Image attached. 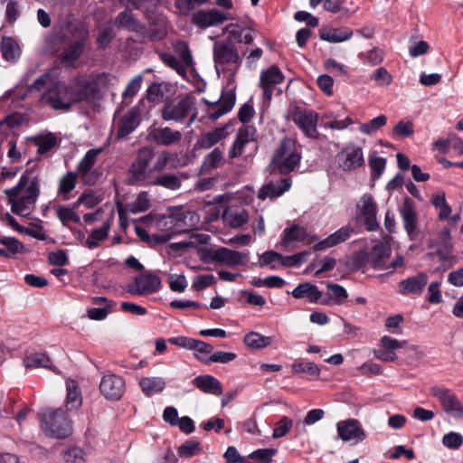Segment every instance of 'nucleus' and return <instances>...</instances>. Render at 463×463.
<instances>
[{"mask_svg":"<svg viewBox=\"0 0 463 463\" xmlns=\"http://www.w3.org/2000/svg\"><path fill=\"white\" fill-rule=\"evenodd\" d=\"M291 186V181L288 178L281 179L279 183L272 182L263 185L259 193L258 198L265 200L266 198H275L280 196L284 192L288 191Z\"/></svg>","mask_w":463,"mask_h":463,"instance_id":"obj_29","label":"nucleus"},{"mask_svg":"<svg viewBox=\"0 0 463 463\" xmlns=\"http://www.w3.org/2000/svg\"><path fill=\"white\" fill-rule=\"evenodd\" d=\"M293 426V420L287 416H283L276 424L273 429L272 437L279 439L286 436Z\"/></svg>","mask_w":463,"mask_h":463,"instance_id":"obj_49","label":"nucleus"},{"mask_svg":"<svg viewBox=\"0 0 463 463\" xmlns=\"http://www.w3.org/2000/svg\"><path fill=\"white\" fill-rule=\"evenodd\" d=\"M276 453V449H260L250 453L249 458L254 463H269Z\"/></svg>","mask_w":463,"mask_h":463,"instance_id":"obj_51","label":"nucleus"},{"mask_svg":"<svg viewBox=\"0 0 463 463\" xmlns=\"http://www.w3.org/2000/svg\"><path fill=\"white\" fill-rule=\"evenodd\" d=\"M356 215L363 220L366 230L376 231L379 228L377 204L371 194H366L360 198L356 204Z\"/></svg>","mask_w":463,"mask_h":463,"instance_id":"obj_11","label":"nucleus"},{"mask_svg":"<svg viewBox=\"0 0 463 463\" xmlns=\"http://www.w3.org/2000/svg\"><path fill=\"white\" fill-rule=\"evenodd\" d=\"M107 84V76L98 74L91 76H81L71 82L74 100L91 102L100 98V90Z\"/></svg>","mask_w":463,"mask_h":463,"instance_id":"obj_7","label":"nucleus"},{"mask_svg":"<svg viewBox=\"0 0 463 463\" xmlns=\"http://www.w3.org/2000/svg\"><path fill=\"white\" fill-rule=\"evenodd\" d=\"M292 296L295 298H307L309 302L316 303L321 298L322 293L316 285L306 282L295 288Z\"/></svg>","mask_w":463,"mask_h":463,"instance_id":"obj_33","label":"nucleus"},{"mask_svg":"<svg viewBox=\"0 0 463 463\" xmlns=\"http://www.w3.org/2000/svg\"><path fill=\"white\" fill-rule=\"evenodd\" d=\"M429 247L436 250L435 254L440 260L449 261V266L456 262V258L452 254L453 244L449 228L444 227L436 237L431 239Z\"/></svg>","mask_w":463,"mask_h":463,"instance_id":"obj_13","label":"nucleus"},{"mask_svg":"<svg viewBox=\"0 0 463 463\" xmlns=\"http://www.w3.org/2000/svg\"><path fill=\"white\" fill-rule=\"evenodd\" d=\"M300 160L301 156L297 152L295 142L290 138H284L272 156L271 172L288 175L299 165Z\"/></svg>","mask_w":463,"mask_h":463,"instance_id":"obj_6","label":"nucleus"},{"mask_svg":"<svg viewBox=\"0 0 463 463\" xmlns=\"http://www.w3.org/2000/svg\"><path fill=\"white\" fill-rule=\"evenodd\" d=\"M244 343L251 348H264L271 344V338L256 332H250L244 336Z\"/></svg>","mask_w":463,"mask_h":463,"instance_id":"obj_45","label":"nucleus"},{"mask_svg":"<svg viewBox=\"0 0 463 463\" xmlns=\"http://www.w3.org/2000/svg\"><path fill=\"white\" fill-rule=\"evenodd\" d=\"M284 80V75L277 65H272L266 71H261L260 86L263 91V97L267 100L272 98L273 88Z\"/></svg>","mask_w":463,"mask_h":463,"instance_id":"obj_22","label":"nucleus"},{"mask_svg":"<svg viewBox=\"0 0 463 463\" xmlns=\"http://www.w3.org/2000/svg\"><path fill=\"white\" fill-rule=\"evenodd\" d=\"M387 123V118L384 115H380L368 123L362 124L360 126V131L364 134L370 135L382 127L385 126Z\"/></svg>","mask_w":463,"mask_h":463,"instance_id":"obj_50","label":"nucleus"},{"mask_svg":"<svg viewBox=\"0 0 463 463\" xmlns=\"http://www.w3.org/2000/svg\"><path fill=\"white\" fill-rule=\"evenodd\" d=\"M115 24L118 29H127L130 32H142L143 25L135 18L133 14L128 11H123L116 18Z\"/></svg>","mask_w":463,"mask_h":463,"instance_id":"obj_36","label":"nucleus"},{"mask_svg":"<svg viewBox=\"0 0 463 463\" xmlns=\"http://www.w3.org/2000/svg\"><path fill=\"white\" fill-rule=\"evenodd\" d=\"M87 39V33H83L70 43L61 54L62 61L71 64L77 61L83 52Z\"/></svg>","mask_w":463,"mask_h":463,"instance_id":"obj_28","label":"nucleus"},{"mask_svg":"<svg viewBox=\"0 0 463 463\" xmlns=\"http://www.w3.org/2000/svg\"><path fill=\"white\" fill-rule=\"evenodd\" d=\"M209 0H175V7L181 14L186 15L197 5H202Z\"/></svg>","mask_w":463,"mask_h":463,"instance_id":"obj_58","label":"nucleus"},{"mask_svg":"<svg viewBox=\"0 0 463 463\" xmlns=\"http://www.w3.org/2000/svg\"><path fill=\"white\" fill-rule=\"evenodd\" d=\"M148 137L157 145L169 146L180 142L182 133L168 127L154 128L149 130Z\"/></svg>","mask_w":463,"mask_h":463,"instance_id":"obj_24","label":"nucleus"},{"mask_svg":"<svg viewBox=\"0 0 463 463\" xmlns=\"http://www.w3.org/2000/svg\"><path fill=\"white\" fill-rule=\"evenodd\" d=\"M161 286L160 278L152 272H144L137 276L134 282L128 286L127 291L133 295H147L156 292Z\"/></svg>","mask_w":463,"mask_h":463,"instance_id":"obj_15","label":"nucleus"},{"mask_svg":"<svg viewBox=\"0 0 463 463\" xmlns=\"http://www.w3.org/2000/svg\"><path fill=\"white\" fill-rule=\"evenodd\" d=\"M176 155L164 150L156 154L154 147L145 146L136 151L135 156L128 169L130 184L160 186L175 191L181 188L182 179H187L185 173H162Z\"/></svg>","mask_w":463,"mask_h":463,"instance_id":"obj_1","label":"nucleus"},{"mask_svg":"<svg viewBox=\"0 0 463 463\" xmlns=\"http://www.w3.org/2000/svg\"><path fill=\"white\" fill-rule=\"evenodd\" d=\"M86 454L82 449L72 447L68 449L63 455L66 463H84Z\"/></svg>","mask_w":463,"mask_h":463,"instance_id":"obj_54","label":"nucleus"},{"mask_svg":"<svg viewBox=\"0 0 463 463\" xmlns=\"http://www.w3.org/2000/svg\"><path fill=\"white\" fill-rule=\"evenodd\" d=\"M430 392L438 399L445 413L457 418L463 416V406L451 390L433 386Z\"/></svg>","mask_w":463,"mask_h":463,"instance_id":"obj_10","label":"nucleus"},{"mask_svg":"<svg viewBox=\"0 0 463 463\" xmlns=\"http://www.w3.org/2000/svg\"><path fill=\"white\" fill-rule=\"evenodd\" d=\"M39 419L41 428L47 437L62 439L72 433V421L61 408H46L39 414Z\"/></svg>","mask_w":463,"mask_h":463,"instance_id":"obj_4","label":"nucleus"},{"mask_svg":"<svg viewBox=\"0 0 463 463\" xmlns=\"http://www.w3.org/2000/svg\"><path fill=\"white\" fill-rule=\"evenodd\" d=\"M166 91H168V84L153 82L146 90V98L150 101L160 102Z\"/></svg>","mask_w":463,"mask_h":463,"instance_id":"obj_47","label":"nucleus"},{"mask_svg":"<svg viewBox=\"0 0 463 463\" xmlns=\"http://www.w3.org/2000/svg\"><path fill=\"white\" fill-rule=\"evenodd\" d=\"M173 49L175 55L179 57V61L184 63L189 69H192L194 65L193 56L187 43L184 41H176L173 43Z\"/></svg>","mask_w":463,"mask_h":463,"instance_id":"obj_41","label":"nucleus"},{"mask_svg":"<svg viewBox=\"0 0 463 463\" xmlns=\"http://www.w3.org/2000/svg\"><path fill=\"white\" fill-rule=\"evenodd\" d=\"M338 437L344 441L358 443L366 438L360 422L354 419L341 420L336 424Z\"/></svg>","mask_w":463,"mask_h":463,"instance_id":"obj_19","label":"nucleus"},{"mask_svg":"<svg viewBox=\"0 0 463 463\" xmlns=\"http://www.w3.org/2000/svg\"><path fill=\"white\" fill-rule=\"evenodd\" d=\"M282 255L275 250H268L264 252L259 260V264L260 267L269 265L271 269H275L276 266L273 264L275 261H279L281 263Z\"/></svg>","mask_w":463,"mask_h":463,"instance_id":"obj_59","label":"nucleus"},{"mask_svg":"<svg viewBox=\"0 0 463 463\" xmlns=\"http://www.w3.org/2000/svg\"><path fill=\"white\" fill-rule=\"evenodd\" d=\"M400 213L408 236L411 241L416 240L419 235L418 216L414 203L410 198L404 199Z\"/></svg>","mask_w":463,"mask_h":463,"instance_id":"obj_21","label":"nucleus"},{"mask_svg":"<svg viewBox=\"0 0 463 463\" xmlns=\"http://www.w3.org/2000/svg\"><path fill=\"white\" fill-rule=\"evenodd\" d=\"M0 244L5 247V250L10 256H14V254L21 252L24 249L23 243L14 237L0 238Z\"/></svg>","mask_w":463,"mask_h":463,"instance_id":"obj_56","label":"nucleus"},{"mask_svg":"<svg viewBox=\"0 0 463 463\" xmlns=\"http://www.w3.org/2000/svg\"><path fill=\"white\" fill-rule=\"evenodd\" d=\"M414 126L411 121H399L393 128V134L400 137H407L413 134Z\"/></svg>","mask_w":463,"mask_h":463,"instance_id":"obj_62","label":"nucleus"},{"mask_svg":"<svg viewBox=\"0 0 463 463\" xmlns=\"http://www.w3.org/2000/svg\"><path fill=\"white\" fill-rule=\"evenodd\" d=\"M222 152L220 148H214L205 156L201 167L202 172L207 173L219 167L222 164Z\"/></svg>","mask_w":463,"mask_h":463,"instance_id":"obj_44","label":"nucleus"},{"mask_svg":"<svg viewBox=\"0 0 463 463\" xmlns=\"http://www.w3.org/2000/svg\"><path fill=\"white\" fill-rule=\"evenodd\" d=\"M195 357L203 363H220V364H229L233 361L237 355L232 352H215L212 354L209 358H205L204 356H199L198 354H194Z\"/></svg>","mask_w":463,"mask_h":463,"instance_id":"obj_46","label":"nucleus"},{"mask_svg":"<svg viewBox=\"0 0 463 463\" xmlns=\"http://www.w3.org/2000/svg\"><path fill=\"white\" fill-rule=\"evenodd\" d=\"M336 162L344 171H352L364 163L363 150L357 146H348L336 155Z\"/></svg>","mask_w":463,"mask_h":463,"instance_id":"obj_18","label":"nucleus"},{"mask_svg":"<svg viewBox=\"0 0 463 463\" xmlns=\"http://www.w3.org/2000/svg\"><path fill=\"white\" fill-rule=\"evenodd\" d=\"M255 139L256 128L254 127L248 125L240 128L233 146L229 152V156L231 158L240 156L242 154L245 146L250 142H253Z\"/></svg>","mask_w":463,"mask_h":463,"instance_id":"obj_25","label":"nucleus"},{"mask_svg":"<svg viewBox=\"0 0 463 463\" xmlns=\"http://www.w3.org/2000/svg\"><path fill=\"white\" fill-rule=\"evenodd\" d=\"M392 249L388 243L379 241L375 243L369 252V265L377 270L388 269L389 274L393 273L397 269L403 267L404 258L398 254L395 259L389 262Z\"/></svg>","mask_w":463,"mask_h":463,"instance_id":"obj_9","label":"nucleus"},{"mask_svg":"<svg viewBox=\"0 0 463 463\" xmlns=\"http://www.w3.org/2000/svg\"><path fill=\"white\" fill-rule=\"evenodd\" d=\"M235 100L236 97L233 90L222 92V96L214 101L203 99V102L208 106V116L213 120H216L228 113L233 108Z\"/></svg>","mask_w":463,"mask_h":463,"instance_id":"obj_16","label":"nucleus"},{"mask_svg":"<svg viewBox=\"0 0 463 463\" xmlns=\"http://www.w3.org/2000/svg\"><path fill=\"white\" fill-rule=\"evenodd\" d=\"M102 151L103 149L100 147L90 149L85 154L84 157L79 163L78 173L85 184L93 185L99 180L100 172L93 167L98 156Z\"/></svg>","mask_w":463,"mask_h":463,"instance_id":"obj_12","label":"nucleus"},{"mask_svg":"<svg viewBox=\"0 0 463 463\" xmlns=\"http://www.w3.org/2000/svg\"><path fill=\"white\" fill-rule=\"evenodd\" d=\"M201 450V445L196 440H187L178 448V454L183 458H190L198 454Z\"/></svg>","mask_w":463,"mask_h":463,"instance_id":"obj_53","label":"nucleus"},{"mask_svg":"<svg viewBox=\"0 0 463 463\" xmlns=\"http://www.w3.org/2000/svg\"><path fill=\"white\" fill-rule=\"evenodd\" d=\"M307 237V232L305 228L293 224L284 230L281 246L286 248L293 241H304Z\"/></svg>","mask_w":463,"mask_h":463,"instance_id":"obj_37","label":"nucleus"},{"mask_svg":"<svg viewBox=\"0 0 463 463\" xmlns=\"http://www.w3.org/2000/svg\"><path fill=\"white\" fill-rule=\"evenodd\" d=\"M383 52L379 48H373L366 54H360V57L364 59V61L369 63L371 66H375L380 64L383 61Z\"/></svg>","mask_w":463,"mask_h":463,"instance_id":"obj_61","label":"nucleus"},{"mask_svg":"<svg viewBox=\"0 0 463 463\" xmlns=\"http://www.w3.org/2000/svg\"><path fill=\"white\" fill-rule=\"evenodd\" d=\"M321 40L329 43H342L351 39L353 31L349 28H321L319 30Z\"/></svg>","mask_w":463,"mask_h":463,"instance_id":"obj_30","label":"nucleus"},{"mask_svg":"<svg viewBox=\"0 0 463 463\" xmlns=\"http://www.w3.org/2000/svg\"><path fill=\"white\" fill-rule=\"evenodd\" d=\"M141 112L137 106L131 108L118 121L117 138L123 139L132 133L140 124Z\"/></svg>","mask_w":463,"mask_h":463,"instance_id":"obj_23","label":"nucleus"},{"mask_svg":"<svg viewBox=\"0 0 463 463\" xmlns=\"http://www.w3.org/2000/svg\"><path fill=\"white\" fill-rule=\"evenodd\" d=\"M226 20L224 14L216 9L199 11L193 16V22L201 28L222 24Z\"/></svg>","mask_w":463,"mask_h":463,"instance_id":"obj_27","label":"nucleus"},{"mask_svg":"<svg viewBox=\"0 0 463 463\" xmlns=\"http://www.w3.org/2000/svg\"><path fill=\"white\" fill-rule=\"evenodd\" d=\"M292 371L294 373H307L309 375L317 376L320 373L319 367L311 362L307 363H294L292 364Z\"/></svg>","mask_w":463,"mask_h":463,"instance_id":"obj_57","label":"nucleus"},{"mask_svg":"<svg viewBox=\"0 0 463 463\" xmlns=\"http://www.w3.org/2000/svg\"><path fill=\"white\" fill-rule=\"evenodd\" d=\"M109 228V223L106 222L102 227L93 230L89 238L85 241V245L89 249L97 248L99 241H104L108 237Z\"/></svg>","mask_w":463,"mask_h":463,"instance_id":"obj_43","label":"nucleus"},{"mask_svg":"<svg viewBox=\"0 0 463 463\" xmlns=\"http://www.w3.org/2000/svg\"><path fill=\"white\" fill-rule=\"evenodd\" d=\"M67 397L66 407L68 411H72L80 408L82 403L80 392L75 381L68 380L66 382Z\"/></svg>","mask_w":463,"mask_h":463,"instance_id":"obj_38","label":"nucleus"},{"mask_svg":"<svg viewBox=\"0 0 463 463\" xmlns=\"http://www.w3.org/2000/svg\"><path fill=\"white\" fill-rule=\"evenodd\" d=\"M249 213L245 210L232 213L227 216V222L232 228H240L249 222Z\"/></svg>","mask_w":463,"mask_h":463,"instance_id":"obj_55","label":"nucleus"},{"mask_svg":"<svg viewBox=\"0 0 463 463\" xmlns=\"http://www.w3.org/2000/svg\"><path fill=\"white\" fill-rule=\"evenodd\" d=\"M428 283V276L424 272L410 277L399 283V292L402 295H420Z\"/></svg>","mask_w":463,"mask_h":463,"instance_id":"obj_26","label":"nucleus"},{"mask_svg":"<svg viewBox=\"0 0 463 463\" xmlns=\"http://www.w3.org/2000/svg\"><path fill=\"white\" fill-rule=\"evenodd\" d=\"M159 57L165 64L175 70L183 78L186 77V71L189 68L184 63H182L175 54L160 52Z\"/></svg>","mask_w":463,"mask_h":463,"instance_id":"obj_42","label":"nucleus"},{"mask_svg":"<svg viewBox=\"0 0 463 463\" xmlns=\"http://www.w3.org/2000/svg\"><path fill=\"white\" fill-rule=\"evenodd\" d=\"M351 229L347 227H343L339 229L335 233L328 236L326 239L319 241L314 246V250L316 251L324 250L327 248H331L345 241H346L350 236Z\"/></svg>","mask_w":463,"mask_h":463,"instance_id":"obj_34","label":"nucleus"},{"mask_svg":"<svg viewBox=\"0 0 463 463\" xmlns=\"http://www.w3.org/2000/svg\"><path fill=\"white\" fill-rule=\"evenodd\" d=\"M56 215L64 226H68L70 222L79 223L80 216L71 208L63 205L56 207Z\"/></svg>","mask_w":463,"mask_h":463,"instance_id":"obj_48","label":"nucleus"},{"mask_svg":"<svg viewBox=\"0 0 463 463\" xmlns=\"http://www.w3.org/2000/svg\"><path fill=\"white\" fill-rule=\"evenodd\" d=\"M125 380L116 374H106L99 383L101 394L108 400L118 401L125 392Z\"/></svg>","mask_w":463,"mask_h":463,"instance_id":"obj_17","label":"nucleus"},{"mask_svg":"<svg viewBox=\"0 0 463 463\" xmlns=\"http://www.w3.org/2000/svg\"><path fill=\"white\" fill-rule=\"evenodd\" d=\"M213 262L221 263L228 267H236L245 263L249 258V252H240L229 248L221 247L210 254Z\"/></svg>","mask_w":463,"mask_h":463,"instance_id":"obj_20","label":"nucleus"},{"mask_svg":"<svg viewBox=\"0 0 463 463\" xmlns=\"http://www.w3.org/2000/svg\"><path fill=\"white\" fill-rule=\"evenodd\" d=\"M24 364L26 368H49L53 372H56V369L52 367L51 359L43 353H33L28 354L24 359Z\"/></svg>","mask_w":463,"mask_h":463,"instance_id":"obj_39","label":"nucleus"},{"mask_svg":"<svg viewBox=\"0 0 463 463\" xmlns=\"http://www.w3.org/2000/svg\"><path fill=\"white\" fill-rule=\"evenodd\" d=\"M43 105L50 106L54 110L67 112L75 104L71 83L55 82L49 86L41 97Z\"/></svg>","mask_w":463,"mask_h":463,"instance_id":"obj_8","label":"nucleus"},{"mask_svg":"<svg viewBox=\"0 0 463 463\" xmlns=\"http://www.w3.org/2000/svg\"><path fill=\"white\" fill-rule=\"evenodd\" d=\"M215 283L216 279L213 274L199 275L194 279L193 288L196 291H201Z\"/></svg>","mask_w":463,"mask_h":463,"instance_id":"obj_60","label":"nucleus"},{"mask_svg":"<svg viewBox=\"0 0 463 463\" xmlns=\"http://www.w3.org/2000/svg\"><path fill=\"white\" fill-rule=\"evenodd\" d=\"M1 52L3 58L7 61L14 62L20 56V48L17 43L10 38L4 37L1 42Z\"/></svg>","mask_w":463,"mask_h":463,"instance_id":"obj_40","label":"nucleus"},{"mask_svg":"<svg viewBox=\"0 0 463 463\" xmlns=\"http://www.w3.org/2000/svg\"><path fill=\"white\" fill-rule=\"evenodd\" d=\"M77 175L73 172H68L59 182V193L67 194L76 186Z\"/></svg>","mask_w":463,"mask_h":463,"instance_id":"obj_52","label":"nucleus"},{"mask_svg":"<svg viewBox=\"0 0 463 463\" xmlns=\"http://www.w3.org/2000/svg\"><path fill=\"white\" fill-rule=\"evenodd\" d=\"M213 51L217 73H229L233 77L242 63V58L232 39L226 38L215 42Z\"/></svg>","mask_w":463,"mask_h":463,"instance_id":"obj_3","label":"nucleus"},{"mask_svg":"<svg viewBox=\"0 0 463 463\" xmlns=\"http://www.w3.org/2000/svg\"><path fill=\"white\" fill-rule=\"evenodd\" d=\"M138 383L142 392L147 397L160 393L165 388V380L157 376L142 377Z\"/></svg>","mask_w":463,"mask_h":463,"instance_id":"obj_32","label":"nucleus"},{"mask_svg":"<svg viewBox=\"0 0 463 463\" xmlns=\"http://www.w3.org/2000/svg\"><path fill=\"white\" fill-rule=\"evenodd\" d=\"M193 383L204 392L215 395H220L222 392L221 383L210 374L197 376L194 379Z\"/></svg>","mask_w":463,"mask_h":463,"instance_id":"obj_31","label":"nucleus"},{"mask_svg":"<svg viewBox=\"0 0 463 463\" xmlns=\"http://www.w3.org/2000/svg\"><path fill=\"white\" fill-rule=\"evenodd\" d=\"M150 207V202L147 198V194L142 192L138 194L136 202L132 204L130 212L132 213H142L148 210Z\"/></svg>","mask_w":463,"mask_h":463,"instance_id":"obj_63","label":"nucleus"},{"mask_svg":"<svg viewBox=\"0 0 463 463\" xmlns=\"http://www.w3.org/2000/svg\"><path fill=\"white\" fill-rule=\"evenodd\" d=\"M196 117L195 99L189 94L179 95L166 101L161 110V118L165 121L183 123L188 118L191 125Z\"/></svg>","mask_w":463,"mask_h":463,"instance_id":"obj_5","label":"nucleus"},{"mask_svg":"<svg viewBox=\"0 0 463 463\" xmlns=\"http://www.w3.org/2000/svg\"><path fill=\"white\" fill-rule=\"evenodd\" d=\"M291 118L307 137L310 138H317L318 137L317 128L318 121L317 113L301 108H295L292 110Z\"/></svg>","mask_w":463,"mask_h":463,"instance_id":"obj_14","label":"nucleus"},{"mask_svg":"<svg viewBox=\"0 0 463 463\" xmlns=\"http://www.w3.org/2000/svg\"><path fill=\"white\" fill-rule=\"evenodd\" d=\"M5 194L8 197L12 212L17 215L26 216L39 196V178L33 175V170H27L21 176L18 184L6 189Z\"/></svg>","mask_w":463,"mask_h":463,"instance_id":"obj_2","label":"nucleus"},{"mask_svg":"<svg viewBox=\"0 0 463 463\" xmlns=\"http://www.w3.org/2000/svg\"><path fill=\"white\" fill-rule=\"evenodd\" d=\"M442 442L447 448L457 449L462 445L463 439L460 434L451 431L443 436Z\"/></svg>","mask_w":463,"mask_h":463,"instance_id":"obj_64","label":"nucleus"},{"mask_svg":"<svg viewBox=\"0 0 463 463\" xmlns=\"http://www.w3.org/2000/svg\"><path fill=\"white\" fill-rule=\"evenodd\" d=\"M228 135L226 128H216L202 135L198 140V146L201 148L209 149L218 142L224 139Z\"/></svg>","mask_w":463,"mask_h":463,"instance_id":"obj_35","label":"nucleus"}]
</instances>
